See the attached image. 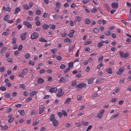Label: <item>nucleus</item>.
<instances>
[{"mask_svg": "<svg viewBox=\"0 0 131 131\" xmlns=\"http://www.w3.org/2000/svg\"><path fill=\"white\" fill-rule=\"evenodd\" d=\"M119 54L121 57H123L124 54V53L123 52L121 51H120L119 52Z\"/></svg>", "mask_w": 131, "mask_h": 131, "instance_id": "nucleus-44", "label": "nucleus"}, {"mask_svg": "<svg viewBox=\"0 0 131 131\" xmlns=\"http://www.w3.org/2000/svg\"><path fill=\"white\" fill-rule=\"evenodd\" d=\"M37 92L35 91H33L32 92H31L30 93V96H33L34 95H36L37 93Z\"/></svg>", "mask_w": 131, "mask_h": 131, "instance_id": "nucleus-26", "label": "nucleus"}, {"mask_svg": "<svg viewBox=\"0 0 131 131\" xmlns=\"http://www.w3.org/2000/svg\"><path fill=\"white\" fill-rule=\"evenodd\" d=\"M4 96L6 98H8L10 97V94L9 93H5L4 94Z\"/></svg>", "mask_w": 131, "mask_h": 131, "instance_id": "nucleus-25", "label": "nucleus"}, {"mask_svg": "<svg viewBox=\"0 0 131 131\" xmlns=\"http://www.w3.org/2000/svg\"><path fill=\"white\" fill-rule=\"evenodd\" d=\"M6 48L5 47L3 48L1 51V53H2L5 52Z\"/></svg>", "mask_w": 131, "mask_h": 131, "instance_id": "nucleus-47", "label": "nucleus"}, {"mask_svg": "<svg viewBox=\"0 0 131 131\" xmlns=\"http://www.w3.org/2000/svg\"><path fill=\"white\" fill-rule=\"evenodd\" d=\"M86 86V84L84 83H79V84L77 85L76 87L78 88H81L85 87Z\"/></svg>", "mask_w": 131, "mask_h": 131, "instance_id": "nucleus-3", "label": "nucleus"}, {"mask_svg": "<svg viewBox=\"0 0 131 131\" xmlns=\"http://www.w3.org/2000/svg\"><path fill=\"white\" fill-rule=\"evenodd\" d=\"M26 19L27 20H29L30 21H32L33 20V18L32 17L29 16L27 17Z\"/></svg>", "mask_w": 131, "mask_h": 131, "instance_id": "nucleus-54", "label": "nucleus"}, {"mask_svg": "<svg viewBox=\"0 0 131 131\" xmlns=\"http://www.w3.org/2000/svg\"><path fill=\"white\" fill-rule=\"evenodd\" d=\"M66 79H65L64 78L62 77L59 79V82L60 83H62L66 81Z\"/></svg>", "mask_w": 131, "mask_h": 131, "instance_id": "nucleus-15", "label": "nucleus"}, {"mask_svg": "<svg viewBox=\"0 0 131 131\" xmlns=\"http://www.w3.org/2000/svg\"><path fill=\"white\" fill-rule=\"evenodd\" d=\"M45 107V106L43 105H42L40 106L39 109V114H41L43 112Z\"/></svg>", "mask_w": 131, "mask_h": 131, "instance_id": "nucleus-5", "label": "nucleus"}, {"mask_svg": "<svg viewBox=\"0 0 131 131\" xmlns=\"http://www.w3.org/2000/svg\"><path fill=\"white\" fill-rule=\"evenodd\" d=\"M23 46L22 45H21V44L20 45H19V47L18 48V50L21 51V49L23 48Z\"/></svg>", "mask_w": 131, "mask_h": 131, "instance_id": "nucleus-63", "label": "nucleus"}, {"mask_svg": "<svg viewBox=\"0 0 131 131\" xmlns=\"http://www.w3.org/2000/svg\"><path fill=\"white\" fill-rule=\"evenodd\" d=\"M64 94V92H62L61 93H57L56 95V96L58 97H60V96H62Z\"/></svg>", "mask_w": 131, "mask_h": 131, "instance_id": "nucleus-31", "label": "nucleus"}, {"mask_svg": "<svg viewBox=\"0 0 131 131\" xmlns=\"http://www.w3.org/2000/svg\"><path fill=\"white\" fill-rule=\"evenodd\" d=\"M20 37H21L22 40L23 41L25 40L26 37V34L25 33H23L20 35Z\"/></svg>", "mask_w": 131, "mask_h": 131, "instance_id": "nucleus-11", "label": "nucleus"}, {"mask_svg": "<svg viewBox=\"0 0 131 131\" xmlns=\"http://www.w3.org/2000/svg\"><path fill=\"white\" fill-rule=\"evenodd\" d=\"M81 20V18L80 17L77 16L75 17V20L78 22H80Z\"/></svg>", "mask_w": 131, "mask_h": 131, "instance_id": "nucleus-29", "label": "nucleus"}, {"mask_svg": "<svg viewBox=\"0 0 131 131\" xmlns=\"http://www.w3.org/2000/svg\"><path fill=\"white\" fill-rule=\"evenodd\" d=\"M16 38L13 37L12 40V43L13 44H15L16 43Z\"/></svg>", "mask_w": 131, "mask_h": 131, "instance_id": "nucleus-22", "label": "nucleus"}, {"mask_svg": "<svg viewBox=\"0 0 131 131\" xmlns=\"http://www.w3.org/2000/svg\"><path fill=\"white\" fill-rule=\"evenodd\" d=\"M103 45V43H102V42H99L97 45V47L98 48H99L101 47H102Z\"/></svg>", "mask_w": 131, "mask_h": 131, "instance_id": "nucleus-33", "label": "nucleus"}, {"mask_svg": "<svg viewBox=\"0 0 131 131\" xmlns=\"http://www.w3.org/2000/svg\"><path fill=\"white\" fill-rule=\"evenodd\" d=\"M56 5L57 6V8H60V6L61 5V4H60V3L58 2H57L56 3Z\"/></svg>", "mask_w": 131, "mask_h": 131, "instance_id": "nucleus-53", "label": "nucleus"}, {"mask_svg": "<svg viewBox=\"0 0 131 131\" xmlns=\"http://www.w3.org/2000/svg\"><path fill=\"white\" fill-rule=\"evenodd\" d=\"M19 87L20 88H23L24 89H25V84H21L20 85Z\"/></svg>", "mask_w": 131, "mask_h": 131, "instance_id": "nucleus-58", "label": "nucleus"}, {"mask_svg": "<svg viewBox=\"0 0 131 131\" xmlns=\"http://www.w3.org/2000/svg\"><path fill=\"white\" fill-rule=\"evenodd\" d=\"M57 90V89L56 87H52L49 90V91L51 93L55 92Z\"/></svg>", "mask_w": 131, "mask_h": 131, "instance_id": "nucleus-7", "label": "nucleus"}, {"mask_svg": "<svg viewBox=\"0 0 131 131\" xmlns=\"http://www.w3.org/2000/svg\"><path fill=\"white\" fill-rule=\"evenodd\" d=\"M111 33L110 31H106L105 32V34L107 36H110L111 35Z\"/></svg>", "mask_w": 131, "mask_h": 131, "instance_id": "nucleus-46", "label": "nucleus"}, {"mask_svg": "<svg viewBox=\"0 0 131 131\" xmlns=\"http://www.w3.org/2000/svg\"><path fill=\"white\" fill-rule=\"evenodd\" d=\"M97 9L95 8H93L91 10V12L92 13H94L95 12H97Z\"/></svg>", "mask_w": 131, "mask_h": 131, "instance_id": "nucleus-56", "label": "nucleus"}, {"mask_svg": "<svg viewBox=\"0 0 131 131\" xmlns=\"http://www.w3.org/2000/svg\"><path fill=\"white\" fill-rule=\"evenodd\" d=\"M8 128V127L7 125L5 126L3 128H1V130H6Z\"/></svg>", "mask_w": 131, "mask_h": 131, "instance_id": "nucleus-48", "label": "nucleus"}, {"mask_svg": "<svg viewBox=\"0 0 131 131\" xmlns=\"http://www.w3.org/2000/svg\"><path fill=\"white\" fill-rule=\"evenodd\" d=\"M76 4L74 3H73L71 5V7L72 8H74L76 6Z\"/></svg>", "mask_w": 131, "mask_h": 131, "instance_id": "nucleus-55", "label": "nucleus"}, {"mask_svg": "<svg viewBox=\"0 0 131 131\" xmlns=\"http://www.w3.org/2000/svg\"><path fill=\"white\" fill-rule=\"evenodd\" d=\"M18 112L20 113V114L21 116L24 115L25 113V111L24 110H19Z\"/></svg>", "mask_w": 131, "mask_h": 131, "instance_id": "nucleus-18", "label": "nucleus"}, {"mask_svg": "<svg viewBox=\"0 0 131 131\" xmlns=\"http://www.w3.org/2000/svg\"><path fill=\"white\" fill-rule=\"evenodd\" d=\"M81 123L82 125H83L87 126L88 125V122H85L83 121L81 122Z\"/></svg>", "mask_w": 131, "mask_h": 131, "instance_id": "nucleus-37", "label": "nucleus"}, {"mask_svg": "<svg viewBox=\"0 0 131 131\" xmlns=\"http://www.w3.org/2000/svg\"><path fill=\"white\" fill-rule=\"evenodd\" d=\"M92 42V41L91 40L87 41L85 42L84 44L85 45H86L90 44Z\"/></svg>", "mask_w": 131, "mask_h": 131, "instance_id": "nucleus-41", "label": "nucleus"}, {"mask_svg": "<svg viewBox=\"0 0 131 131\" xmlns=\"http://www.w3.org/2000/svg\"><path fill=\"white\" fill-rule=\"evenodd\" d=\"M55 117L54 115L53 114H52L51 115L50 117V120L51 122L52 121L55 119Z\"/></svg>", "mask_w": 131, "mask_h": 131, "instance_id": "nucleus-17", "label": "nucleus"}, {"mask_svg": "<svg viewBox=\"0 0 131 131\" xmlns=\"http://www.w3.org/2000/svg\"><path fill=\"white\" fill-rule=\"evenodd\" d=\"M6 61H8L10 63H13V61L12 58H9L6 60Z\"/></svg>", "mask_w": 131, "mask_h": 131, "instance_id": "nucleus-35", "label": "nucleus"}, {"mask_svg": "<svg viewBox=\"0 0 131 131\" xmlns=\"http://www.w3.org/2000/svg\"><path fill=\"white\" fill-rule=\"evenodd\" d=\"M70 69L69 68H67L66 69L63 71V73L64 74L67 73L68 72L70 71Z\"/></svg>", "mask_w": 131, "mask_h": 131, "instance_id": "nucleus-30", "label": "nucleus"}, {"mask_svg": "<svg viewBox=\"0 0 131 131\" xmlns=\"http://www.w3.org/2000/svg\"><path fill=\"white\" fill-rule=\"evenodd\" d=\"M17 93L16 92H13L11 94V95L13 97H14L16 96L17 95Z\"/></svg>", "mask_w": 131, "mask_h": 131, "instance_id": "nucleus-62", "label": "nucleus"}, {"mask_svg": "<svg viewBox=\"0 0 131 131\" xmlns=\"http://www.w3.org/2000/svg\"><path fill=\"white\" fill-rule=\"evenodd\" d=\"M39 122V120H36L34 121L32 124L33 126H35L37 124H38Z\"/></svg>", "mask_w": 131, "mask_h": 131, "instance_id": "nucleus-23", "label": "nucleus"}, {"mask_svg": "<svg viewBox=\"0 0 131 131\" xmlns=\"http://www.w3.org/2000/svg\"><path fill=\"white\" fill-rule=\"evenodd\" d=\"M119 115V114L118 113H117L115 115H114V116H113L112 117L113 118H116V117H117Z\"/></svg>", "mask_w": 131, "mask_h": 131, "instance_id": "nucleus-45", "label": "nucleus"}, {"mask_svg": "<svg viewBox=\"0 0 131 131\" xmlns=\"http://www.w3.org/2000/svg\"><path fill=\"white\" fill-rule=\"evenodd\" d=\"M27 71V69H24L22 72L19 74V77H22L23 78L24 77L23 75H25Z\"/></svg>", "mask_w": 131, "mask_h": 131, "instance_id": "nucleus-4", "label": "nucleus"}, {"mask_svg": "<svg viewBox=\"0 0 131 131\" xmlns=\"http://www.w3.org/2000/svg\"><path fill=\"white\" fill-rule=\"evenodd\" d=\"M77 84L76 81H74L72 83L71 85V86H74Z\"/></svg>", "mask_w": 131, "mask_h": 131, "instance_id": "nucleus-43", "label": "nucleus"}, {"mask_svg": "<svg viewBox=\"0 0 131 131\" xmlns=\"http://www.w3.org/2000/svg\"><path fill=\"white\" fill-rule=\"evenodd\" d=\"M49 16L50 15L48 13H44L43 17L44 18H46L47 17Z\"/></svg>", "mask_w": 131, "mask_h": 131, "instance_id": "nucleus-38", "label": "nucleus"}, {"mask_svg": "<svg viewBox=\"0 0 131 131\" xmlns=\"http://www.w3.org/2000/svg\"><path fill=\"white\" fill-rule=\"evenodd\" d=\"M32 99V98L31 97H29L26 99L25 101L26 102H28L30 101Z\"/></svg>", "mask_w": 131, "mask_h": 131, "instance_id": "nucleus-52", "label": "nucleus"}, {"mask_svg": "<svg viewBox=\"0 0 131 131\" xmlns=\"http://www.w3.org/2000/svg\"><path fill=\"white\" fill-rule=\"evenodd\" d=\"M23 9H28L29 8L28 5L27 4H26L23 6Z\"/></svg>", "mask_w": 131, "mask_h": 131, "instance_id": "nucleus-32", "label": "nucleus"}, {"mask_svg": "<svg viewBox=\"0 0 131 131\" xmlns=\"http://www.w3.org/2000/svg\"><path fill=\"white\" fill-rule=\"evenodd\" d=\"M124 67L120 68L118 69V71L116 72V74L118 75H120L122 73V72L124 71Z\"/></svg>", "mask_w": 131, "mask_h": 131, "instance_id": "nucleus-6", "label": "nucleus"}, {"mask_svg": "<svg viewBox=\"0 0 131 131\" xmlns=\"http://www.w3.org/2000/svg\"><path fill=\"white\" fill-rule=\"evenodd\" d=\"M104 7L108 11H109L110 10V8L108 5L106 3H105L104 4Z\"/></svg>", "mask_w": 131, "mask_h": 131, "instance_id": "nucleus-13", "label": "nucleus"}, {"mask_svg": "<svg viewBox=\"0 0 131 131\" xmlns=\"http://www.w3.org/2000/svg\"><path fill=\"white\" fill-rule=\"evenodd\" d=\"M75 32L74 30H71L70 31V33L68 34V36L70 38H73V34Z\"/></svg>", "mask_w": 131, "mask_h": 131, "instance_id": "nucleus-10", "label": "nucleus"}, {"mask_svg": "<svg viewBox=\"0 0 131 131\" xmlns=\"http://www.w3.org/2000/svg\"><path fill=\"white\" fill-rule=\"evenodd\" d=\"M107 72L109 74H111L112 73V70L111 68H109L108 69H106Z\"/></svg>", "mask_w": 131, "mask_h": 131, "instance_id": "nucleus-16", "label": "nucleus"}, {"mask_svg": "<svg viewBox=\"0 0 131 131\" xmlns=\"http://www.w3.org/2000/svg\"><path fill=\"white\" fill-rule=\"evenodd\" d=\"M41 13V11L39 10L36 11V13L37 15H40Z\"/></svg>", "mask_w": 131, "mask_h": 131, "instance_id": "nucleus-51", "label": "nucleus"}, {"mask_svg": "<svg viewBox=\"0 0 131 131\" xmlns=\"http://www.w3.org/2000/svg\"><path fill=\"white\" fill-rule=\"evenodd\" d=\"M71 98H68L67 99L66 101L65 102V104L67 105H68L69 104L70 102L71 101Z\"/></svg>", "mask_w": 131, "mask_h": 131, "instance_id": "nucleus-20", "label": "nucleus"}, {"mask_svg": "<svg viewBox=\"0 0 131 131\" xmlns=\"http://www.w3.org/2000/svg\"><path fill=\"white\" fill-rule=\"evenodd\" d=\"M12 109L11 107H8L6 112V113H9L11 111Z\"/></svg>", "mask_w": 131, "mask_h": 131, "instance_id": "nucleus-49", "label": "nucleus"}, {"mask_svg": "<svg viewBox=\"0 0 131 131\" xmlns=\"http://www.w3.org/2000/svg\"><path fill=\"white\" fill-rule=\"evenodd\" d=\"M39 41L40 42H47V41L43 38H40L39 39Z\"/></svg>", "mask_w": 131, "mask_h": 131, "instance_id": "nucleus-28", "label": "nucleus"}, {"mask_svg": "<svg viewBox=\"0 0 131 131\" xmlns=\"http://www.w3.org/2000/svg\"><path fill=\"white\" fill-rule=\"evenodd\" d=\"M0 89L1 90L3 91H5L6 90V88L3 86H1L0 88Z\"/></svg>", "mask_w": 131, "mask_h": 131, "instance_id": "nucleus-36", "label": "nucleus"}, {"mask_svg": "<svg viewBox=\"0 0 131 131\" xmlns=\"http://www.w3.org/2000/svg\"><path fill=\"white\" fill-rule=\"evenodd\" d=\"M29 64H31L32 66H34L35 65L34 62L32 61L31 60H30L29 62Z\"/></svg>", "mask_w": 131, "mask_h": 131, "instance_id": "nucleus-50", "label": "nucleus"}, {"mask_svg": "<svg viewBox=\"0 0 131 131\" xmlns=\"http://www.w3.org/2000/svg\"><path fill=\"white\" fill-rule=\"evenodd\" d=\"M68 67L69 68H72L73 67V62H71L68 63Z\"/></svg>", "mask_w": 131, "mask_h": 131, "instance_id": "nucleus-24", "label": "nucleus"}, {"mask_svg": "<svg viewBox=\"0 0 131 131\" xmlns=\"http://www.w3.org/2000/svg\"><path fill=\"white\" fill-rule=\"evenodd\" d=\"M23 24L24 25L27 26L28 28H32V26L27 21H24L23 22Z\"/></svg>", "mask_w": 131, "mask_h": 131, "instance_id": "nucleus-2", "label": "nucleus"}, {"mask_svg": "<svg viewBox=\"0 0 131 131\" xmlns=\"http://www.w3.org/2000/svg\"><path fill=\"white\" fill-rule=\"evenodd\" d=\"M90 20L86 18L84 20V23L85 24H89L90 22Z\"/></svg>", "mask_w": 131, "mask_h": 131, "instance_id": "nucleus-27", "label": "nucleus"}, {"mask_svg": "<svg viewBox=\"0 0 131 131\" xmlns=\"http://www.w3.org/2000/svg\"><path fill=\"white\" fill-rule=\"evenodd\" d=\"M129 52H126L125 54H124V57H127L129 56Z\"/></svg>", "mask_w": 131, "mask_h": 131, "instance_id": "nucleus-42", "label": "nucleus"}, {"mask_svg": "<svg viewBox=\"0 0 131 131\" xmlns=\"http://www.w3.org/2000/svg\"><path fill=\"white\" fill-rule=\"evenodd\" d=\"M37 82L39 84H41L43 83L44 82V80L41 78H38L37 79Z\"/></svg>", "mask_w": 131, "mask_h": 131, "instance_id": "nucleus-9", "label": "nucleus"}, {"mask_svg": "<svg viewBox=\"0 0 131 131\" xmlns=\"http://www.w3.org/2000/svg\"><path fill=\"white\" fill-rule=\"evenodd\" d=\"M99 31V29L97 28H95L93 30V32L95 33H97Z\"/></svg>", "mask_w": 131, "mask_h": 131, "instance_id": "nucleus-61", "label": "nucleus"}, {"mask_svg": "<svg viewBox=\"0 0 131 131\" xmlns=\"http://www.w3.org/2000/svg\"><path fill=\"white\" fill-rule=\"evenodd\" d=\"M61 112L62 114L64 116H67V114L64 110H62Z\"/></svg>", "mask_w": 131, "mask_h": 131, "instance_id": "nucleus-39", "label": "nucleus"}, {"mask_svg": "<svg viewBox=\"0 0 131 131\" xmlns=\"http://www.w3.org/2000/svg\"><path fill=\"white\" fill-rule=\"evenodd\" d=\"M52 16L55 19H57L58 18H59V15L56 14H55L54 15H52Z\"/></svg>", "mask_w": 131, "mask_h": 131, "instance_id": "nucleus-40", "label": "nucleus"}, {"mask_svg": "<svg viewBox=\"0 0 131 131\" xmlns=\"http://www.w3.org/2000/svg\"><path fill=\"white\" fill-rule=\"evenodd\" d=\"M52 122L53 125L55 127H56L58 124V121L55 119H54V121L53 120L51 121Z\"/></svg>", "mask_w": 131, "mask_h": 131, "instance_id": "nucleus-12", "label": "nucleus"}, {"mask_svg": "<svg viewBox=\"0 0 131 131\" xmlns=\"http://www.w3.org/2000/svg\"><path fill=\"white\" fill-rule=\"evenodd\" d=\"M21 9L19 7H16L15 9L14 12V14H16L18 13L19 11H20Z\"/></svg>", "mask_w": 131, "mask_h": 131, "instance_id": "nucleus-14", "label": "nucleus"}, {"mask_svg": "<svg viewBox=\"0 0 131 131\" xmlns=\"http://www.w3.org/2000/svg\"><path fill=\"white\" fill-rule=\"evenodd\" d=\"M50 26L51 27L50 29H54L56 27L55 25L53 24H51L50 25Z\"/></svg>", "mask_w": 131, "mask_h": 131, "instance_id": "nucleus-59", "label": "nucleus"}, {"mask_svg": "<svg viewBox=\"0 0 131 131\" xmlns=\"http://www.w3.org/2000/svg\"><path fill=\"white\" fill-rule=\"evenodd\" d=\"M5 70V68L4 67H1L0 68V71L3 72L4 71V70Z\"/></svg>", "mask_w": 131, "mask_h": 131, "instance_id": "nucleus-60", "label": "nucleus"}, {"mask_svg": "<svg viewBox=\"0 0 131 131\" xmlns=\"http://www.w3.org/2000/svg\"><path fill=\"white\" fill-rule=\"evenodd\" d=\"M10 54V53L9 52H6L5 53L6 57H8Z\"/></svg>", "mask_w": 131, "mask_h": 131, "instance_id": "nucleus-57", "label": "nucleus"}, {"mask_svg": "<svg viewBox=\"0 0 131 131\" xmlns=\"http://www.w3.org/2000/svg\"><path fill=\"white\" fill-rule=\"evenodd\" d=\"M42 27L44 29H47L49 27V26L47 24H43Z\"/></svg>", "mask_w": 131, "mask_h": 131, "instance_id": "nucleus-19", "label": "nucleus"}, {"mask_svg": "<svg viewBox=\"0 0 131 131\" xmlns=\"http://www.w3.org/2000/svg\"><path fill=\"white\" fill-rule=\"evenodd\" d=\"M92 125H89L88 127L87 128L86 131H88V130H90L92 128Z\"/></svg>", "mask_w": 131, "mask_h": 131, "instance_id": "nucleus-64", "label": "nucleus"}, {"mask_svg": "<svg viewBox=\"0 0 131 131\" xmlns=\"http://www.w3.org/2000/svg\"><path fill=\"white\" fill-rule=\"evenodd\" d=\"M14 119V118L11 117L8 120V122L10 123H11L13 122Z\"/></svg>", "mask_w": 131, "mask_h": 131, "instance_id": "nucleus-34", "label": "nucleus"}, {"mask_svg": "<svg viewBox=\"0 0 131 131\" xmlns=\"http://www.w3.org/2000/svg\"><path fill=\"white\" fill-rule=\"evenodd\" d=\"M111 6L112 8H116L118 7V4L117 3L113 2L111 4Z\"/></svg>", "mask_w": 131, "mask_h": 131, "instance_id": "nucleus-8", "label": "nucleus"}, {"mask_svg": "<svg viewBox=\"0 0 131 131\" xmlns=\"http://www.w3.org/2000/svg\"><path fill=\"white\" fill-rule=\"evenodd\" d=\"M64 41L66 42H68L70 43H71L72 42V41H71L70 39L68 38L64 39Z\"/></svg>", "mask_w": 131, "mask_h": 131, "instance_id": "nucleus-21", "label": "nucleus"}, {"mask_svg": "<svg viewBox=\"0 0 131 131\" xmlns=\"http://www.w3.org/2000/svg\"><path fill=\"white\" fill-rule=\"evenodd\" d=\"M39 37L38 34L36 32H33L31 36V38L32 39L37 38Z\"/></svg>", "mask_w": 131, "mask_h": 131, "instance_id": "nucleus-1", "label": "nucleus"}]
</instances>
